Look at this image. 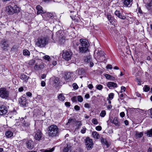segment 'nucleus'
I'll return each instance as SVG.
<instances>
[{
	"instance_id": "nucleus-64",
	"label": "nucleus",
	"mask_w": 152,
	"mask_h": 152,
	"mask_svg": "<svg viewBox=\"0 0 152 152\" xmlns=\"http://www.w3.org/2000/svg\"><path fill=\"white\" fill-rule=\"evenodd\" d=\"M124 124H125L126 125H128L129 124V122H128V121L127 120H126L125 121H124Z\"/></svg>"
},
{
	"instance_id": "nucleus-31",
	"label": "nucleus",
	"mask_w": 152,
	"mask_h": 152,
	"mask_svg": "<svg viewBox=\"0 0 152 152\" xmlns=\"http://www.w3.org/2000/svg\"><path fill=\"white\" fill-rule=\"evenodd\" d=\"M84 60L85 62H89L91 60V58L90 56H88L85 57Z\"/></svg>"
},
{
	"instance_id": "nucleus-1",
	"label": "nucleus",
	"mask_w": 152,
	"mask_h": 152,
	"mask_svg": "<svg viewBox=\"0 0 152 152\" xmlns=\"http://www.w3.org/2000/svg\"><path fill=\"white\" fill-rule=\"evenodd\" d=\"M80 43H77L76 45L78 46L79 52L80 53H86L88 51L89 44L88 41L83 39L80 40Z\"/></svg>"
},
{
	"instance_id": "nucleus-50",
	"label": "nucleus",
	"mask_w": 152,
	"mask_h": 152,
	"mask_svg": "<svg viewBox=\"0 0 152 152\" xmlns=\"http://www.w3.org/2000/svg\"><path fill=\"white\" fill-rule=\"evenodd\" d=\"M74 109L76 110H80V107L76 105L75 106Z\"/></svg>"
},
{
	"instance_id": "nucleus-54",
	"label": "nucleus",
	"mask_w": 152,
	"mask_h": 152,
	"mask_svg": "<svg viewBox=\"0 0 152 152\" xmlns=\"http://www.w3.org/2000/svg\"><path fill=\"white\" fill-rule=\"evenodd\" d=\"M46 83L44 81H42L41 82V86L42 87H44L45 86Z\"/></svg>"
},
{
	"instance_id": "nucleus-24",
	"label": "nucleus",
	"mask_w": 152,
	"mask_h": 152,
	"mask_svg": "<svg viewBox=\"0 0 152 152\" xmlns=\"http://www.w3.org/2000/svg\"><path fill=\"white\" fill-rule=\"evenodd\" d=\"M58 99L61 101H63L65 99V98L63 94H59L58 96Z\"/></svg>"
},
{
	"instance_id": "nucleus-4",
	"label": "nucleus",
	"mask_w": 152,
	"mask_h": 152,
	"mask_svg": "<svg viewBox=\"0 0 152 152\" xmlns=\"http://www.w3.org/2000/svg\"><path fill=\"white\" fill-rule=\"evenodd\" d=\"M48 42L47 38L43 37H40L38 38L36 44L38 47H43L48 44Z\"/></svg>"
},
{
	"instance_id": "nucleus-33",
	"label": "nucleus",
	"mask_w": 152,
	"mask_h": 152,
	"mask_svg": "<svg viewBox=\"0 0 152 152\" xmlns=\"http://www.w3.org/2000/svg\"><path fill=\"white\" fill-rule=\"evenodd\" d=\"M106 114V113L105 111L104 110H103L101 112L100 114V115L101 117H104Z\"/></svg>"
},
{
	"instance_id": "nucleus-63",
	"label": "nucleus",
	"mask_w": 152,
	"mask_h": 152,
	"mask_svg": "<svg viewBox=\"0 0 152 152\" xmlns=\"http://www.w3.org/2000/svg\"><path fill=\"white\" fill-rule=\"evenodd\" d=\"M85 97L86 99H88L89 98V95L88 94H87L85 95Z\"/></svg>"
},
{
	"instance_id": "nucleus-30",
	"label": "nucleus",
	"mask_w": 152,
	"mask_h": 152,
	"mask_svg": "<svg viewBox=\"0 0 152 152\" xmlns=\"http://www.w3.org/2000/svg\"><path fill=\"white\" fill-rule=\"evenodd\" d=\"M54 150V148H52L48 150H45L44 149L41 150V151L42 152H52Z\"/></svg>"
},
{
	"instance_id": "nucleus-6",
	"label": "nucleus",
	"mask_w": 152,
	"mask_h": 152,
	"mask_svg": "<svg viewBox=\"0 0 152 152\" xmlns=\"http://www.w3.org/2000/svg\"><path fill=\"white\" fill-rule=\"evenodd\" d=\"M72 53L70 50H65L63 51V58L65 60L68 61L71 59L72 56Z\"/></svg>"
},
{
	"instance_id": "nucleus-62",
	"label": "nucleus",
	"mask_w": 152,
	"mask_h": 152,
	"mask_svg": "<svg viewBox=\"0 0 152 152\" xmlns=\"http://www.w3.org/2000/svg\"><path fill=\"white\" fill-rule=\"evenodd\" d=\"M109 21L112 24H113L115 22V21L113 20L112 19L111 20H110Z\"/></svg>"
},
{
	"instance_id": "nucleus-23",
	"label": "nucleus",
	"mask_w": 152,
	"mask_h": 152,
	"mask_svg": "<svg viewBox=\"0 0 152 152\" xmlns=\"http://www.w3.org/2000/svg\"><path fill=\"white\" fill-rule=\"evenodd\" d=\"M13 7L14 13H18L20 11V9L16 5H15Z\"/></svg>"
},
{
	"instance_id": "nucleus-48",
	"label": "nucleus",
	"mask_w": 152,
	"mask_h": 152,
	"mask_svg": "<svg viewBox=\"0 0 152 152\" xmlns=\"http://www.w3.org/2000/svg\"><path fill=\"white\" fill-rule=\"evenodd\" d=\"M111 75L108 74H104V76L106 77L107 79H109Z\"/></svg>"
},
{
	"instance_id": "nucleus-32",
	"label": "nucleus",
	"mask_w": 152,
	"mask_h": 152,
	"mask_svg": "<svg viewBox=\"0 0 152 152\" xmlns=\"http://www.w3.org/2000/svg\"><path fill=\"white\" fill-rule=\"evenodd\" d=\"M47 15L49 18L53 19L54 18V15L53 13H47Z\"/></svg>"
},
{
	"instance_id": "nucleus-11",
	"label": "nucleus",
	"mask_w": 152,
	"mask_h": 152,
	"mask_svg": "<svg viewBox=\"0 0 152 152\" xmlns=\"http://www.w3.org/2000/svg\"><path fill=\"white\" fill-rule=\"evenodd\" d=\"M8 112L7 107L4 105L0 107V115H2L6 114Z\"/></svg>"
},
{
	"instance_id": "nucleus-40",
	"label": "nucleus",
	"mask_w": 152,
	"mask_h": 152,
	"mask_svg": "<svg viewBox=\"0 0 152 152\" xmlns=\"http://www.w3.org/2000/svg\"><path fill=\"white\" fill-rule=\"evenodd\" d=\"M92 123L94 124H98L97 120L95 118H93L92 120Z\"/></svg>"
},
{
	"instance_id": "nucleus-41",
	"label": "nucleus",
	"mask_w": 152,
	"mask_h": 152,
	"mask_svg": "<svg viewBox=\"0 0 152 152\" xmlns=\"http://www.w3.org/2000/svg\"><path fill=\"white\" fill-rule=\"evenodd\" d=\"M103 87L102 85L100 84L98 85H97L96 86V88L97 89L101 90L103 88Z\"/></svg>"
},
{
	"instance_id": "nucleus-14",
	"label": "nucleus",
	"mask_w": 152,
	"mask_h": 152,
	"mask_svg": "<svg viewBox=\"0 0 152 152\" xmlns=\"http://www.w3.org/2000/svg\"><path fill=\"white\" fill-rule=\"evenodd\" d=\"M107 86L110 88L112 89L113 88L117 87V84L115 83L112 82H108L107 84Z\"/></svg>"
},
{
	"instance_id": "nucleus-2",
	"label": "nucleus",
	"mask_w": 152,
	"mask_h": 152,
	"mask_svg": "<svg viewBox=\"0 0 152 152\" xmlns=\"http://www.w3.org/2000/svg\"><path fill=\"white\" fill-rule=\"evenodd\" d=\"M58 129L55 125H52L49 126L48 129V133L49 137H53L58 135Z\"/></svg>"
},
{
	"instance_id": "nucleus-5",
	"label": "nucleus",
	"mask_w": 152,
	"mask_h": 152,
	"mask_svg": "<svg viewBox=\"0 0 152 152\" xmlns=\"http://www.w3.org/2000/svg\"><path fill=\"white\" fill-rule=\"evenodd\" d=\"M85 145L88 150H91L93 147L94 143L92 139L89 137H87L85 140Z\"/></svg>"
},
{
	"instance_id": "nucleus-45",
	"label": "nucleus",
	"mask_w": 152,
	"mask_h": 152,
	"mask_svg": "<svg viewBox=\"0 0 152 152\" xmlns=\"http://www.w3.org/2000/svg\"><path fill=\"white\" fill-rule=\"evenodd\" d=\"M73 14H71L70 15L72 19H74L75 17V16L76 13L75 12H72Z\"/></svg>"
},
{
	"instance_id": "nucleus-9",
	"label": "nucleus",
	"mask_w": 152,
	"mask_h": 152,
	"mask_svg": "<svg viewBox=\"0 0 152 152\" xmlns=\"http://www.w3.org/2000/svg\"><path fill=\"white\" fill-rule=\"evenodd\" d=\"M73 76L74 73H73L68 72L65 73L63 77L65 80H68L69 79L72 80L73 79V78H72V77Z\"/></svg>"
},
{
	"instance_id": "nucleus-43",
	"label": "nucleus",
	"mask_w": 152,
	"mask_h": 152,
	"mask_svg": "<svg viewBox=\"0 0 152 152\" xmlns=\"http://www.w3.org/2000/svg\"><path fill=\"white\" fill-rule=\"evenodd\" d=\"M43 58L45 60L48 61L50 58V57L48 56L45 55L44 56Z\"/></svg>"
},
{
	"instance_id": "nucleus-51",
	"label": "nucleus",
	"mask_w": 152,
	"mask_h": 152,
	"mask_svg": "<svg viewBox=\"0 0 152 152\" xmlns=\"http://www.w3.org/2000/svg\"><path fill=\"white\" fill-rule=\"evenodd\" d=\"M101 141L102 142H103V143H104L105 144L107 145V142L105 140V139L102 138V139H101Z\"/></svg>"
},
{
	"instance_id": "nucleus-59",
	"label": "nucleus",
	"mask_w": 152,
	"mask_h": 152,
	"mask_svg": "<svg viewBox=\"0 0 152 152\" xmlns=\"http://www.w3.org/2000/svg\"><path fill=\"white\" fill-rule=\"evenodd\" d=\"M115 79V77H114L111 76L110 79L109 80H114Z\"/></svg>"
},
{
	"instance_id": "nucleus-22",
	"label": "nucleus",
	"mask_w": 152,
	"mask_h": 152,
	"mask_svg": "<svg viewBox=\"0 0 152 152\" xmlns=\"http://www.w3.org/2000/svg\"><path fill=\"white\" fill-rule=\"evenodd\" d=\"M92 135L94 138L98 139L100 137V136L99 134L96 132H92Z\"/></svg>"
},
{
	"instance_id": "nucleus-55",
	"label": "nucleus",
	"mask_w": 152,
	"mask_h": 152,
	"mask_svg": "<svg viewBox=\"0 0 152 152\" xmlns=\"http://www.w3.org/2000/svg\"><path fill=\"white\" fill-rule=\"evenodd\" d=\"M26 94L28 96L31 97L32 96V94L29 92H27Z\"/></svg>"
},
{
	"instance_id": "nucleus-60",
	"label": "nucleus",
	"mask_w": 152,
	"mask_h": 152,
	"mask_svg": "<svg viewBox=\"0 0 152 152\" xmlns=\"http://www.w3.org/2000/svg\"><path fill=\"white\" fill-rule=\"evenodd\" d=\"M88 88L90 89H91L93 88V86L92 84H90L88 86Z\"/></svg>"
},
{
	"instance_id": "nucleus-27",
	"label": "nucleus",
	"mask_w": 152,
	"mask_h": 152,
	"mask_svg": "<svg viewBox=\"0 0 152 152\" xmlns=\"http://www.w3.org/2000/svg\"><path fill=\"white\" fill-rule=\"evenodd\" d=\"M113 123L115 124V125L117 126H118L119 125V124L118 122L117 118L116 117H115L114 118V120L113 121Z\"/></svg>"
},
{
	"instance_id": "nucleus-20",
	"label": "nucleus",
	"mask_w": 152,
	"mask_h": 152,
	"mask_svg": "<svg viewBox=\"0 0 152 152\" xmlns=\"http://www.w3.org/2000/svg\"><path fill=\"white\" fill-rule=\"evenodd\" d=\"M44 67V65L43 64H36L34 67V69L36 70H38L43 69Z\"/></svg>"
},
{
	"instance_id": "nucleus-17",
	"label": "nucleus",
	"mask_w": 152,
	"mask_h": 152,
	"mask_svg": "<svg viewBox=\"0 0 152 152\" xmlns=\"http://www.w3.org/2000/svg\"><path fill=\"white\" fill-rule=\"evenodd\" d=\"M34 145V142L31 140H29L27 142V148L30 149H32L33 148Z\"/></svg>"
},
{
	"instance_id": "nucleus-47",
	"label": "nucleus",
	"mask_w": 152,
	"mask_h": 152,
	"mask_svg": "<svg viewBox=\"0 0 152 152\" xmlns=\"http://www.w3.org/2000/svg\"><path fill=\"white\" fill-rule=\"evenodd\" d=\"M77 99V97L76 96H73L71 99L72 101L73 102H76Z\"/></svg>"
},
{
	"instance_id": "nucleus-34",
	"label": "nucleus",
	"mask_w": 152,
	"mask_h": 152,
	"mask_svg": "<svg viewBox=\"0 0 152 152\" xmlns=\"http://www.w3.org/2000/svg\"><path fill=\"white\" fill-rule=\"evenodd\" d=\"M143 89L144 91L145 92H148L150 90V88L149 86L146 85L144 86Z\"/></svg>"
},
{
	"instance_id": "nucleus-25",
	"label": "nucleus",
	"mask_w": 152,
	"mask_h": 152,
	"mask_svg": "<svg viewBox=\"0 0 152 152\" xmlns=\"http://www.w3.org/2000/svg\"><path fill=\"white\" fill-rule=\"evenodd\" d=\"M135 135L137 138H140L142 136L143 133L142 132H136L135 133Z\"/></svg>"
},
{
	"instance_id": "nucleus-36",
	"label": "nucleus",
	"mask_w": 152,
	"mask_h": 152,
	"mask_svg": "<svg viewBox=\"0 0 152 152\" xmlns=\"http://www.w3.org/2000/svg\"><path fill=\"white\" fill-rule=\"evenodd\" d=\"M77 99L79 102H81L83 101V99L81 96H77Z\"/></svg>"
},
{
	"instance_id": "nucleus-15",
	"label": "nucleus",
	"mask_w": 152,
	"mask_h": 152,
	"mask_svg": "<svg viewBox=\"0 0 152 152\" xmlns=\"http://www.w3.org/2000/svg\"><path fill=\"white\" fill-rule=\"evenodd\" d=\"M36 9L37 10V15L39 14L40 13H44L45 12L42 10V7L40 5H38L37 6Z\"/></svg>"
},
{
	"instance_id": "nucleus-8",
	"label": "nucleus",
	"mask_w": 152,
	"mask_h": 152,
	"mask_svg": "<svg viewBox=\"0 0 152 152\" xmlns=\"http://www.w3.org/2000/svg\"><path fill=\"white\" fill-rule=\"evenodd\" d=\"M35 134L34 138L36 140H39L42 137V134L39 130H38L35 132Z\"/></svg>"
},
{
	"instance_id": "nucleus-12",
	"label": "nucleus",
	"mask_w": 152,
	"mask_h": 152,
	"mask_svg": "<svg viewBox=\"0 0 152 152\" xmlns=\"http://www.w3.org/2000/svg\"><path fill=\"white\" fill-rule=\"evenodd\" d=\"M19 102L23 106H26L27 103L26 98L25 97L21 96L19 99Z\"/></svg>"
},
{
	"instance_id": "nucleus-39",
	"label": "nucleus",
	"mask_w": 152,
	"mask_h": 152,
	"mask_svg": "<svg viewBox=\"0 0 152 152\" xmlns=\"http://www.w3.org/2000/svg\"><path fill=\"white\" fill-rule=\"evenodd\" d=\"M114 94L113 93H110L108 96V97L110 100H112L114 97Z\"/></svg>"
},
{
	"instance_id": "nucleus-28",
	"label": "nucleus",
	"mask_w": 152,
	"mask_h": 152,
	"mask_svg": "<svg viewBox=\"0 0 152 152\" xmlns=\"http://www.w3.org/2000/svg\"><path fill=\"white\" fill-rule=\"evenodd\" d=\"M71 151L70 146L67 145L66 147L64 148L63 150V152H70Z\"/></svg>"
},
{
	"instance_id": "nucleus-16",
	"label": "nucleus",
	"mask_w": 152,
	"mask_h": 152,
	"mask_svg": "<svg viewBox=\"0 0 152 152\" xmlns=\"http://www.w3.org/2000/svg\"><path fill=\"white\" fill-rule=\"evenodd\" d=\"M133 0H124V4L126 7H130L132 4Z\"/></svg>"
},
{
	"instance_id": "nucleus-61",
	"label": "nucleus",
	"mask_w": 152,
	"mask_h": 152,
	"mask_svg": "<svg viewBox=\"0 0 152 152\" xmlns=\"http://www.w3.org/2000/svg\"><path fill=\"white\" fill-rule=\"evenodd\" d=\"M113 18L112 17V16L110 15H107V18L109 20H111L112 18Z\"/></svg>"
},
{
	"instance_id": "nucleus-35",
	"label": "nucleus",
	"mask_w": 152,
	"mask_h": 152,
	"mask_svg": "<svg viewBox=\"0 0 152 152\" xmlns=\"http://www.w3.org/2000/svg\"><path fill=\"white\" fill-rule=\"evenodd\" d=\"M147 8L149 10L152 9V1L147 5Z\"/></svg>"
},
{
	"instance_id": "nucleus-18",
	"label": "nucleus",
	"mask_w": 152,
	"mask_h": 152,
	"mask_svg": "<svg viewBox=\"0 0 152 152\" xmlns=\"http://www.w3.org/2000/svg\"><path fill=\"white\" fill-rule=\"evenodd\" d=\"M115 14L116 16H118L121 19L124 20L126 18L125 16L122 15L121 14L120 12L119 11L116 10L115 12Z\"/></svg>"
},
{
	"instance_id": "nucleus-37",
	"label": "nucleus",
	"mask_w": 152,
	"mask_h": 152,
	"mask_svg": "<svg viewBox=\"0 0 152 152\" xmlns=\"http://www.w3.org/2000/svg\"><path fill=\"white\" fill-rule=\"evenodd\" d=\"M35 62V60L34 59H32L30 60L28 62V64L30 65H32Z\"/></svg>"
},
{
	"instance_id": "nucleus-29",
	"label": "nucleus",
	"mask_w": 152,
	"mask_h": 152,
	"mask_svg": "<svg viewBox=\"0 0 152 152\" xmlns=\"http://www.w3.org/2000/svg\"><path fill=\"white\" fill-rule=\"evenodd\" d=\"M23 54L24 56H29L30 52L27 50H24L23 51Z\"/></svg>"
},
{
	"instance_id": "nucleus-49",
	"label": "nucleus",
	"mask_w": 152,
	"mask_h": 152,
	"mask_svg": "<svg viewBox=\"0 0 152 152\" xmlns=\"http://www.w3.org/2000/svg\"><path fill=\"white\" fill-rule=\"evenodd\" d=\"M121 93H122L123 92L125 91L126 90V88L123 86H122L121 87Z\"/></svg>"
},
{
	"instance_id": "nucleus-7",
	"label": "nucleus",
	"mask_w": 152,
	"mask_h": 152,
	"mask_svg": "<svg viewBox=\"0 0 152 152\" xmlns=\"http://www.w3.org/2000/svg\"><path fill=\"white\" fill-rule=\"evenodd\" d=\"M9 92L4 88H0V97L3 99H7L9 96Z\"/></svg>"
},
{
	"instance_id": "nucleus-38",
	"label": "nucleus",
	"mask_w": 152,
	"mask_h": 152,
	"mask_svg": "<svg viewBox=\"0 0 152 152\" xmlns=\"http://www.w3.org/2000/svg\"><path fill=\"white\" fill-rule=\"evenodd\" d=\"M59 42L61 44H62L65 42V37H62V38L60 39Z\"/></svg>"
},
{
	"instance_id": "nucleus-56",
	"label": "nucleus",
	"mask_w": 152,
	"mask_h": 152,
	"mask_svg": "<svg viewBox=\"0 0 152 152\" xmlns=\"http://www.w3.org/2000/svg\"><path fill=\"white\" fill-rule=\"evenodd\" d=\"M125 113L123 112H122L120 113V115L121 117H124L125 116Z\"/></svg>"
},
{
	"instance_id": "nucleus-42",
	"label": "nucleus",
	"mask_w": 152,
	"mask_h": 152,
	"mask_svg": "<svg viewBox=\"0 0 152 152\" xmlns=\"http://www.w3.org/2000/svg\"><path fill=\"white\" fill-rule=\"evenodd\" d=\"M95 128L98 131H101L102 129L101 126H96V127Z\"/></svg>"
},
{
	"instance_id": "nucleus-57",
	"label": "nucleus",
	"mask_w": 152,
	"mask_h": 152,
	"mask_svg": "<svg viewBox=\"0 0 152 152\" xmlns=\"http://www.w3.org/2000/svg\"><path fill=\"white\" fill-rule=\"evenodd\" d=\"M65 105L67 107H69L70 106V103L69 102H66L65 103Z\"/></svg>"
},
{
	"instance_id": "nucleus-26",
	"label": "nucleus",
	"mask_w": 152,
	"mask_h": 152,
	"mask_svg": "<svg viewBox=\"0 0 152 152\" xmlns=\"http://www.w3.org/2000/svg\"><path fill=\"white\" fill-rule=\"evenodd\" d=\"M145 134H146L147 136L148 137H152V129L148 130Z\"/></svg>"
},
{
	"instance_id": "nucleus-46",
	"label": "nucleus",
	"mask_w": 152,
	"mask_h": 152,
	"mask_svg": "<svg viewBox=\"0 0 152 152\" xmlns=\"http://www.w3.org/2000/svg\"><path fill=\"white\" fill-rule=\"evenodd\" d=\"M73 86L74 88L75 89H77L78 88V86L75 83H74L73 84Z\"/></svg>"
},
{
	"instance_id": "nucleus-44",
	"label": "nucleus",
	"mask_w": 152,
	"mask_h": 152,
	"mask_svg": "<svg viewBox=\"0 0 152 152\" xmlns=\"http://www.w3.org/2000/svg\"><path fill=\"white\" fill-rule=\"evenodd\" d=\"M86 129L85 127H83V129L81 130V132L82 134H84L86 132Z\"/></svg>"
},
{
	"instance_id": "nucleus-21",
	"label": "nucleus",
	"mask_w": 152,
	"mask_h": 152,
	"mask_svg": "<svg viewBox=\"0 0 152 152\" xmlns=\"http://www.w3.org/2000/svg\"><path fill=\"white\" fill-rule=\"evenodd\" d=\"M5 135L8 138L11 137L13 135V132L10 131H7L5 133Z\"/></svg>"
},
{
	"instance_id": "nucleus-10",
	"label": "nucleus",
	"mask_w": 152,
	"mask_h": 152,
	"mask_svg": "<svg viewBox=\"0 0 152 152\" xmlns=\"http://www.w3.org/2000/svg\"><path fill=\"white\" fill-rule=\"evenodd\" d=\"M0 46L2 49L4 50H5L9 47V45L8 44L7 41L4 39L1 41L0 43Z\"/></svg>"
},
{
	"instance_id": "nucleus-52",
	"label": "nucleus",
	"mask_w": 152,
	"mask_h": 152,
	"mask_svg": "<svg viewBox=\"0 0 152 152\" xmlns=\"http://www.w3.org/2000/svg\"><path fill=\"white\" fill-rule=\"evenodd\" d=\"M106 68L107 69H111L112 68V65L110 64H108Z\"/></svg>"
},
{
	"instance_id": "nucleus-13",
	"label": "nucleus",
	"mask_w": 152,
	"mask_h": 152,
	"mask_svg": "<svg viewBox=\"0 0 152 152\" xmlns=\"http://www.w3.org/2000/svg\"><path fill=\"white\" fill-rule=\"evenodd\" d=\"M6 12L8 14H12L14 13L13 7L10 5L6 7Z\"/></svg>"
},
{
	"instance_id": "nucleus-3",
	"label": "nucleus",
	"mask_w": 152,
	"mask_h": 152,
	"mask_svg": "<svg viewBox=\"0 0 152 152\" xmlns=\"http://www.w3.org/2000/svg\"><path fill=\"white\" fill-rule=\"evenodd\" d=\"M104 53L101 50H96L94 51V57L99 62H102L105 59Z\"/></svg>"
},
{
	"instance_id": "nucleus-58",
	"label": "nucleus",
	"mask_w": 152,
	"mask_h": 152,
	"mask_svg": "<svg viewBox=\"0 0 152 152\" xmlns=\"http://www.w3.org/2000/svg\"><path fill=\"white\" fill-rule=\"evenodd\" d=\"M107 107L108 110H110L112 108V106L110 104L107 106Z\"/></svg>"
},
{
	"instance_id": "nucleus-19",
	"label": "nucleus",
	"mask_w": 152,
	"mask_h": 152,
	"mask_svg": "<svg viewBox=\"0 0 152 152\" xmlns=\"http://www.w3.org/2000/svg\"><path fill=\"white\" fill-rule=\"evenodd\" d=\"M29 77L24 75V74H22L20 76V78L21 80H23V82L27 83Z\"/></svg>"
},
{
	"instance_id": "nucleus-53",
	"label": "nucleus",
	"mask_w": 152,
	"mask_h": 152,
	"mask_svg": "<svg viewBox=\"0 0 152 152\" xmlns=\"http://www.w3.org/2000/svg\"><path fill=\"white\" fill-rule=\"evenodd\" d=\"M84 107L86 108H89L90 107V105L88 103H86L84 104Z\"/></svg>"
}]
</instances>
